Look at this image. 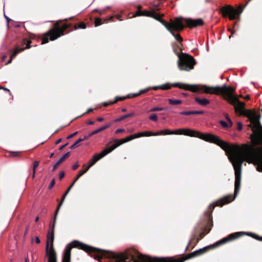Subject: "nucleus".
I'll use <instances>...</instances> for the list:
<instances>
[{
	"label": "nucleus",
	"instance_id": "nucleus-1",
	"mask_svg": "<svg viewBox=\"0 0 262 262\" xmlns=\"http://www.w3.org/2000/svg\"><path fill=\"white\" fill-rule=\"evenodd\" d=\"M173 134L184 135L199 138L206 142L218 145L226 153L231 155L230 161L235 172L234 194V195L232 194L226 195L209 205V209L210 210V212H206L208 223L212 222V219H210V214L215 206L222 207L232 202L238 194L241 187L242 166L244 161L256 165L257 170L262 172V148L247 144L243 145V148H241L238 145L230 144L222 140L217 136L211 134H203L188 128L172 130V135ZM211 224H212V223Z\"/></svg>",
	"mask_w": 262,
	"mask_h": 262
},
{
	"label": "nucleus",
	"instance_id": "nucleus-34",
	"mask_svg": "<svg viewBox=\"0 0 262 262\" xmlns=\"http://www.w3.org/2000/svg\"><path fill=\"white\" fill-rule=\"evenodd\" d=\"M195 238V235H192L190 240L189 241L188 244V245L187 246V247H186L185 248V251H187L189 249V246L190 245H192V243H193V241L194 240Z\"/></svg>",
	"mask_w": 262,
	"mask_h": 262
},
{
	"label": "nucleus",
	"instance_id": "nucleus-36",
	"mask_svg": "<svg viewBox=\"0 0 262 262\" xmlns=\"http://www.w3.org/2000/svg\"><path fill=\"white\" fill-rule=\"evenodd\" d=\"M149 119L153 121H157L158 120V117L157 114H153L149 116Z\"/></svg>",
	"mask_w": 262,
	"mask_h": 262
},
{
	"label": "nucleus",
	"instance_id": "nucleus-16",
	"mask_svg": "<svg viewBox=\"0 0 262 262\" xmlns=\"http://www.w3.org/2000/svg\"><path fill=\"white\" fill-rule=\"evenodd\" d=\"M142 6L139 5L137 7V10L136 12L135 16H144L150 17L154 19V17H155L157 12H154L153 11H147L144 10L142 11Z\"/></svg>",
	"mask_w": 262,
	"mask_h": 262
},
{
	"label": "nucleus",
	"instance_id": "nucleus-31",
	"mask_svg": "<svg viewBox=\"0 0 262 262\" xmlns=\"http://www.w3.org/2000/svg\"><path fill=\"white\" fill-rule=\"evenodd\" d=\"M82 141L81 138L77 140L71 147L70 149H73L78 146L79 144Z\"/></svg>",
	"mask_w": 262,
	"mask_h": 262
},
{
	"label": "nucleus",
	"instance_id": "nucleus-27",
	"mask_svg": "<svg viewBox=\"0 0 262 262\" xmlns=\"http://www.w3.org/2000/svg\"><path fill=\"white\" fill-rule=\"evenodd\" d=\"M39 164V162L38 161H35L33 162V176H32L33 178H34V177H35V173H36V169L38 166Z\"/></svg>",
	"mask_w": 262,
	"mask_h": 262
},
{
	"label": "nucleus",
	"instance_id": "nucleus-51",
	"mask_svg": "<svg viewBox=\"0 0 262 262\" xmlns=\"http://www.w3.org/2000/svg\"><path fill=\"white\" fill-rule=\"evenodd\" d=\"M94 11V12H99V14H100V15H103V14L104 13V12H105V10L99 11V10H97V9H95V10H94V11Z\"/></svg>",
	"mask_w": 262,
	"mask_h": 262
},
{
	"label": "nucleus",
	"instance_id": "nucleus-13",
	"mask_svg": "<svg viewBox=\"0 0 262 262\" xmlns=\"http://www.w3.org/2000/svg\"><path fill=\"white\" fill-rule=\"evenodd\" d=\"M185 18L182 17H176L173 20L170 19V24L171 25V29L172 31L180 32L182 31L185 28L183 21L185 22Z\"/></svg>",
	"mask_w": 262,
	"mask_h": 262
},
{
	"label": "nucleus",
	"instance_id": "nucleus-25",
	"mask_svg": "<svg viewBox=\"0 0 262 262\" xmlns=\"http://www.w3.org/2000/svg\"><path fill=\"white\" fill-rule=\"evenodd\" d=\"M134 113H129V114H127L123 115L121 117H120V118L116 119L115 120V122H117L121 121L124 120L126 118H127L128 117H130L134 116Z\"/></svg>",
	"mask_w": 262,
	"mask_h": 262
},
{
	"label": "nucleus",
	"instance_id": "nucleus-60",
	"mask_svg": "<svg viewBox=\"0 0 262 262\" xmlns=\"http://www.w3.org/2000/svg\"><path fill=\"white\" fill-rule=\"evenodd\" d=\"M116 17L117 18V19L119 20H122V19H121V16L119 14H117L116 15Z\"/></svg>",
	"mask_w": 262,
	"mask_h": 262
},
{
	"label": "nucleus",
	"instance_id": "nucleus-46",
	"mask_svg": "<svg viewBox=\"0 0 262 262\" xmlns=\"http://www.w3.org/2000/svg\"><path fill=\"white\" fill-rule=\"evenodd\" d=\"M125 132V129H123V128H119V129H117L116 131H115V134H119V133H123Z\"/></svg>",
	"mask_w": 262,
	"mask_h": 262
},
{
	"label": "nucleus",
	"instance_id": "nucleus-52",
	"mask_svg": "<svg viewBox=\"0 0 262 262\" xmlns=\"http://www.w3.org/2000/svg\"><path fill=\"white\" fill-rule=\"evenodd\" d=\"M79 166V165L78 163H75L72 166L73 170H75L78 168V167Z\"/></svg>",
	"mask_w": 262,
	"mask_h": 262
},
{
	"label": "nucleus",
	"instance_id": "nucleus-43",
	"mask_svg": "<svg viewBox=\"0 0 262 262\" xmlns=\"http://www.w3.org/2000/svg\"><path fill=\"white\" fill-rule=\"evenodd\" d=\"M225 118H226L227 121H228V123L229 124V125L232 126V124H233L232 122L227 114H226Z\"/></svg>",
	"mask_w": 262,
	"mask_h": 262
},
{
	"label": "nucleus",
	"instance_id": "nucleus-57",
	"mask_svg": "<svg viewBox=\"0 0 262 262\" xmlns=\"http://www.w3.org/2000/svg\"><path fill=\"white\" fill-rule=\"evenodd\" d=\"M68 143H66V144H65L64 145H63L59 147V149L60 150H62L63 148H65V147L68 145Z\"/></svg>",
	"mask_w": 262,
	"mask_h": 262
},
{
	"label": "nucleus",
	"instance_id": "nucleus-30",
	"mask_svg": "<svg viewBox=\"0 0 262 262\" xmlns=\"http://www.w3.org/2000/svg\"><path fill=\"white\" fill-rule=\"evenodd\" d=\"M164 110H166V108L165 107H155L150 110L149 112H154Z\"/></svg>",
	"mask_w": 262,
	"mask_h": 262
},
{
	"label": "nucleus",
	"instance_id": "nucleus-53",
	"mask_svg": "<svg viewBox=\"0 0 262 262\" xmlns=\"http://www.w3.org/2000/svg\"><path fill=\"white\" fill-rule=\"evenodd\" d=\"M65 173L64 171H61L59 175V178L60 180H61L64 177Z\"/></svg>",
	"mask_w": 262,
	"mask_h": 262
},
{
	"label": "nucleus",
	"instance_id": "nucleus-23",
	"mask_svg": "<svg viewBox=\"0 0 262 262\" xmlns=\"http://www.w3.org/2000/svg\"><path fill=\"white\" fill-rule=\"evenodd\" d=\"M193 235L195 236V238L194 240L193 241L192 246L191 249H193L194 248V247L197 245V244L198 243L199 241L201 239L203 238V237L205 235V234L203 232H201L198 235H196L195 234H194Z\"/></svg>",
	"mask_w": 262,
	"mask_h": 262
},
{
	"label": "nucleus",
	"instance_id": "nucleus-42",
	"mask_svg": "<svg viewBox=\"0 0 262 262\" xmlns=\"http://www.w3.org/2000/svg\"><path fill=\"white\" fill-rule=\"evenodd\" d=\"M70 156V152H68L64 154L61 158L64 161L66 159L68 158L69 156Z\"/></svg>",
	"mask_w": 262,
	"mask_h": 262
},
{
	"label": "nucleus",
	"instance_id": "nucleus-7",
	"mask_svg": "<svg viewBox=\"0 0 262 262\" xmlns=\"http://www.w3.org/2000/svg\"><path fill=\"white\" fill-rule=\"evenodd\" d=\"M177 54L178 60V67L181 71H189L194 69L196 62L195 59L190 55L183 53Z\"/></svg>",
	"mask_w": 262,
	"mask_h": 262
},
{
	"label": "nucleus",
	"instance_id": "nucleus-22",
	"mask_svg": "<svg viewBox=\"0 0 262 262\" xmlns=\"http://www.w3.org/2000/svg\"><path fill=\"white\" fill-rule=\"evenodd\" d=\"M81 176L79 175V174H77L76 178L75 179L74 182L72 183V184L70 186V187L68 188V190L66 191V192L64 193V194L63 195L62 197V199H61V202H62V203H63V202L64 201L67 195L68 194V193H69V191L70 190V189L72 188V187L73 186V185H74L75 183L79 179V178Z\"/></svg>",
	"mask_w": 262,
	"mask_h": 262
},
{
	"label": "nucleus",
	"instance_id": "nucleus-58",
	"mask_svg": "<svg viewBox=\"0 0 262 262\" xmlns=\"http://www.w3.org/2000/svg\"><path fill=\"white\" fill-rule=\"evenodd\" d=\"M35 242L37 244H39L40 243V240L38 236L35 237Z\"/></svg>",
	"mask_w": 262,
	"mask_h": 262
},
{
	"label": "nucleus",
	"instance_id": "nucleus-14",
	"mask_svg": "<svg viewBox=\"0 0 262 262\" xmlns=\"http://www.w3.org/2000/svg\"><path fill=\"white\" fill-rule=\"evenodd\" d=\"M186 27L190 29L195 28L199 26H202L204 24V22L201 18L193 19L191 18H186L185 19Z\"/></svg>",
	"mask_w": 262,
	"mask_h": 262
},
{
	"label": "nucleus",
	"instance_id": "nucleus-15",
	"mask_svg": "<svg viewBox=\"0 0 262 262\" xmlns=\"http://www.w3.org/2000/svg\"><path fill=\"white\" fill-rule=\"evenodd\" d=\"M248 126L251 128L254 133H255V135L253 137L255 142L258 144H262V126L260 125V127L253 130L254 125L251 122L248 125Z\"/></svg>",
	"mask_w": 262,
	"mask_h": 262
},
{
	"label": "nucleus",
	"instance_id": "nucleus-56",
	"mask_svg": "<svg viewBox=\"0 0 262 262\" xmlns=\"http://www.w3.org/2000/svg\"><path fill=\"white\" fill-rule=\"evenodd\" d=\"M1 89H3L4 91L8 92H9L10 93V90L9 89H8L7 88H6L0 86V90H1Z\"/></svg>",
	"mask_w": 262,
	"mask_h": 262
},
{
	"label": "nucleus",
	"instance_id": "nucleus-44",
	"mask_svg": "<svg viewBox=\"0 0 262 262\" xmlns=\"http://www.w3.org/2000/svg\"><path fill=\"white\" fill-rule=\"evenodd\" d=\"M243 128V124L241 122H238L237 123V130H241Z\"/></svg>",
	"mask_w": 262,
	"mask_h": 262
},
{
	"label": "nucleus",
	"instance_id": "nucleus-28",
	"mask_svg": "<svg viewBox=\"0 0 262 262\" xmlns=\"http://www.w3.org/2000/svg\"><path fill=\"white\" fill-rule=\"evenodd\" d=\"M245 235H246V234L249 235L250 236H251L253 238L256 239V240H258V241L262 242V237L259 236L257 234H254V233H247L246 232H245Z\"/></svg>",
	"mask_w": 262,
	"mask_h": 262
},
{
	"label": "nucleus",
	"instance_id": "nucleus-2",
	"mask_svg": "<svg viewBox=\"0 0 262 262\" xmlns=\"http://www.w3.org/2000/svg\"><path fill=\"white\" fill-rule=\"evenodd\" d=\"M72 248H77L88 253L94 259L104 262H132V249L127 248L122 252H115L102 250L93 247L78 241H74L68 244L65 249L62 262H71V251Z\"/></svg>",
	"mask_w": 262,
	"mask_h": 262
},
{
	"label": "nucleus",
	"instance_id": "nucleus-35",
	"mask_svg": "<svg viewBox=\"0 0 262 262\" xmlns=\"http://www.w3.org/2000/svg\"><path fill=\"white\" fill-rule=\"evenodd\" d=\"M150 11H153L154 12H156V11H158L160 9L159 8V5H152V6L150 7Z\"/></svg>",
	"mask_w": 262,
	"mask_h": 262
},
{
	"label": "nucleus",
	"instance_id": "nucleus-62",
	"mask_svg": "<svg viewBox=\"0 0 262 262\" xmlns=\"http://www.w3.org/2000/svg\"><path fill=\"white\" fill-rule=\"evenodd\" d=\"M104 120L103 118L102 117H99L97 118V120L99 122H101Z\"/></svg>",
	"mask_w": 262,
	"mask_h": 262
},
{
	"label": "nucleus",
	"instance_id": "nucleus-4",
	"mask_svg": "<svg viewBox=\"0 0 262 262\" xmlns=\"http://www.w3.org/2000/svg\"><path fill=\"white\" fill-rule=\"evenodd\" d=\"M204 93L221 95L230 104L234 107L235 112L241 115L247 117L253 123V130L260 127V114H257L254 110H245V103L239 100L236 96L233 95L235 89L230 86L224 85L223 86L210 87L207 86L202 87Z\"/></svg>",
	"mask_w": 262,
	"mask_h": 262
},
{
	"label": "nucleus",
	"instance_id": "nucleus-20",
	"mask_svg": "<svg viewBox=\"0 0 262 262\" xmlns=\"http://www.w3.org/2000/svg\"><path fill=\"white\" fill-rule=\"evenodd\" d=\"M150 90V88H146L145 89H143V90H141L138 93H131V94H128L127 96H126V97L127 98H135V97H138L144 93H145L146 92H147L148 91H149Z\"/></svg>",
	"mask_w": 262,
	"mask_h": 262
},
{
	"label": "nucleus",
	"instance_id": "nucleus-59",
	"mask_svg": "<svg viewBox=\"0 0 262 262\" xmlns=\"http://www.w3.org/2000/svg\"><path fill=\"white\" fill-rule=\"evenodd\" d=\"M61 141H62L61 138L59 139L55 142V144L57 145V144H59L61 142Z\"/></svg>",
	"mask_w": 262,
	"mask_h": 262
},
{
	"label": "nucleus",
	"instance_id": "nucleus-38",
	"mask_svg": "<svg viewBox=\"0 0 262 262\" xmlns=\"http://www.w3.org/2000/svg\"><path fill=\"white\" fill-rule=\"evenodd\" d=\"M111 124H107L105 125H104V126H101V127L99 128V130L100 131V132L105 130V129L107 128L108 127H109L110 126Z\"/></svg>",
	"mask_w": 262,
	"mask_h": 262
},
{
	"label": "nucleus",
	"instance_id": "nucleus-19",
	"mask_svg": "<svg viewBox=\"0 0 262 262\" xmlns=\"http://www.w3.org/2000/svg\"><path fill=\"white\" fill-rule=\"evenodd\" d=\"M194 100L196 102L203 106H206L210 103V101L206 98H200L198 97H195Z\"/></svg>",
	"mask_w": 262,
	"mask_h": 262
},
{
	"label": "nucleus",
	"instance_id": "nucleus-17",
	"mask_svg": "<svg viewBox=\"0 0 262 262\" xmlns=\"http://www.w3.org/2000/svg\"><path fill=\"white\" fill-rule=\"evenodd\" d=\"M163 16V14H159V13H157L155 17H154V19L159 21L161 24H162L168 31H171V25L170 24V22L169 23L162 19V17Z\"/></svg>",
	"mask_w": 262,
	"mask_h": 262
},
{
	"label": "nucleus",
	"instance_id": "nucleus-39",
	"mask_svg": "<svg viewBox=\"0 0 262 262\" xmlns=\"http://www.w3.org/2000/svg\"><path fill=\"white\" fill-rule=\"evenodd\" d=\"M192 115H202L204 113L202 111H191Z\"/></svg>",
	"mask_w": 262,
	"mask_h": 262
},
{
	"label": "nucleus",
	"instance_id": "nucleus-55",
	"mask_svg": "<svg viewBox=\"0 0 262 262\" xmlns=\"http://www.w3.org/2000/svg\"><path fill=\"white\" fill-rule=\"evenodd\" d=\"M160 85H159V86H154L151 88V89L154 90H158L159 89H161L160 88ZM150 88V90L151 89V88Z\"/></svg>",
	"mask_w": 262,
	"mask_h": 262
},
{
	"label": "nucleus",
	"instance_id": "nucleus-11",
	"mask_svg": "<svg viewBox=\"0 0 262 262\" xmlns=\"http://www.w3.org/2000/svg\"><path fill=\"white\" fill-rule=\"evenodd\" d=\"M155 136V132H140L138 133L137 134H135L134 135H132L130 136H129L125 138L121 139H115L113 141L114 143H116L117 146H119L120 145H122V144H124L126 142H129L135 138H140L141 137H144V136Z\"/></svg>",
	"mask_w": 262,
	"mask_h": 262
},
{
	"label": "nucleus",
	"instance_id": "nucleus-41",
	"mask_svg": "<svg viewBox=\"0 0 262 262\" xmlns=\"http://www.w3.org/2000/svg\"><path fill=\"white\" fill-rule=\"evenodd\" d=\"M180 114L183 115L189 116L192 115V112L191 111H183L180 112Z\"/></svg>",
	"mask_w": 262,
	"mask_h": 262
},
{
	"label": "nucleus",
	"instance_id": "nucleus-8",
	"mask_svg": "<svg viewBox=\"0 0 262 262\" xmlns=\"http://www.w3.org/2000/svg\"><path fill=\"white\" fill-rule=\"evenodd\" d=\"M171 86L179 88L181 89L191 91L193 93H203L204 90L202 87L206 86V85L199 84H189L183 83H173L171 84L165 83L160 85V88L163 90H167L170 89Z\"/></svg>",
	"mask_w": 262,
	"mask_h": 262
},
{
	"label": "nucleus",
	"instance_id": "nucleus-33",
	"mask_svg": "<svg viewBox=\"0 0 262 262\" xmlns=\"http://www.w3.org/2000/svg\"><path fill=\"white\" fill-rule=\"evenodd\" d=\"M220 123L224 128H229L232 126V125H229L228 123H227L223 120H221L220 121Z\"/></svg>",
	"mask_w": 262,
	"mask_h": 262
},
{
	"label": "nucleus",
	"instance_id": "nucleus-24",
	"mask_svg": "<svg viewBox=\"0 0 262 262\" xmlns=\"http://www.w3.org/2000/svg\"><path fill=\"white\" fill-rule=\"evenodd\" d=\"M155 136L172 135V130H170L168 129H166L155 132Z\"/></svg>",
	"mask_w": 262,
	"mask_h": 262
},
{
	"label": "nucleus",
	"instance_id": "nucleus-48",
	"mask_svg": "<svg viewBox=\"0 0 262 262\" xmlns=\"http://www.w3.org/2000/svg\"><path fill=\"white\" fill-rule=\"evenodd\" d=\"M100 133V131L99 130V129L98 128L97 129H96L95 130H94L93 132H91L90 133V136H92L95 134H97L98 133Z\"/></svg>",
	"mask_w": 262,
	"mask_h": 262
},
{
	"label": "nucleus",
	"instance_id": "nucleus-61",
	"mask_svg": "<svg viewBox=\"0 0 262 262\" xmlns=\"http://www.w3.org/2000/svg\"><path fill=\"white\" fill-rule=\"evenodd\" d=\"M110 101H108V102H104L103 105L104 106H107L108 105H111V104H110Z\"/></svg>",
	"mask_w": 262,
	"mask_h": 262
},
{
	"label": "nucleus",
	"instance_id": "nucleus-3",
	"mask_svg": "<svg viewBox=\"0 0 262 262\" xmlns=\"http://www.w3.org/2000/svg\"><path fill=\"white\" fill-rule=\"evenodd\" d=\"M245 234L244 232L231 233L213 245L194 251L186 256L181 255L179 257H152L142 254L134 248H129V249H132L133 251V252H130L131 256L133 257L132 262H183L187 259L202 255L213 248L235 240Z\"/></svg>",
	"mask_w": 262,
	"mask_h": 262
},
{
	"label": "nucleus",
	"instance_id": "nucleus-6",
	"mask_svg": "<svg viewBox=\"0 0 262 262\" xmlns=\"http://www.w3.org/2000/svg\"><path fill=\"white\" fill-rule=\"evenodd\" d=\"M62 205V202L59 203L55 212L53 223L52 227L48 232L47 236V241L46 245V254L48 258V262H57V256L56 251L54 248V229L57 219V216L60 207Z\"/></svg>",
	"mask_w": 262,
	"mask_h": 262
},
{
	"label": "nucleus",
	"instance_id": "nucleus-12",
	"mask_svg": "<svg viewBox=\"0 0 262 262\" xmlns=\"http://www.w3.org/2000/svg\"><path fill=\"white\" fill-rule=\"evenodd\" d=\"M31 42L32 41L30 40H29L26 38H24L20 42V46L18 45L15 46V49H14L12 53L10 56V58L7 62V64L10 63L11 62L12 59L14 58L18 53L24 51L26 49H30L31 47L30 44Z\"/></svg>",
	"mask_w": 262,
	"mask_h": 262
},
{
	"label": "nucleus",
	"instance_id": "nucleus-29",
	"mask_svg": "<svg viewBox=\"0 0 262 262\" xmlns=\"http://www.w3.org/2000/svg\"><path fill=\"white\" fill-rule=\"evenodd\" d=\"M127 98L126 96L125 97H116L115 100L113 101H110V104H115L117 103L118 101H123L125 99Z\"/></svg>",
	"mask_w": 262,
	"mask_h": 262
},
{
	"label": "nucleus",
	"instance_id": "nucleus-49",
	"mask_svg": "<svg viewBox=\"0 0 262 262\" xmlns=\"http://www.w3.org/2000/svg\"><path fill=\"white\" fill-rule=\"evenodd\" d=\"M77 134H78V132H76L74 133L73 134H71L70 135H69V136H68L67 139H71V138H73L75 136H76Z\"/></svg>",
	"mask_w": 262,
	"mask_h": 262
},
{
	"label": "nucleus",
	"instance_id": "nucleus-21",
	"mask_svg": "<svg viewBox=\"0 0 262 262\" xmlns=\"http://www.w3.org/2000/svg\"><path fill=\"white\" fill-rule=\"evenodd\" d=\"M81 176L79 175V174H77L76 178L75 179L74 182L72 183V184L70 186V187L68 188V190L66 191V192L64 193V194L63 195L62 197V199H61V202H62V203H63V202L64 201L67 195L68 194V193H69V191L70 190V189L72 188V187L73 186V185H74L75 183L79 179V178Z\"/></svg>",
	"mask_w": 262,
	"mask_h": 262
},
{
	"label": "nucleus",
	"instance_id": "nucleus-47",
	"mask_svg": "<svg viewBox=\"0 0 262 262\" xmlns=\"http://www.w3.org/2000/svg\"><path fill=\"white\" fill-rule=\"evenodd\" d=\"M113 18H114L113 16H111L110 17L106 18L105 19H104V21L105 23H107L109 21H114Z\"/></svg>",
	"mask_w": 262,
	"mask_h": 262
},
{
	"label": "nucleus",
	"instance_id": "nucleus-50",
	"mask_svg": "<svg viewBox=\"0 0 262 262\" xmlns=\"http://www.w3.org/2000/svg\"><path fill=\"white\" fill-rule=\"evenodd\" d=\"M59 165L60 164L58 162H57L53 167L52 171H55Z\"/></svg>",
	"mask_w": 262,
	"mask_h": 262
},
{
	"label": "nucleus",
	"instance_id": "nucleus-45",
	"mask_svg": "<svg viewBox=\"0 0 262 262\" xmlns=\"http://www.w3.org/2000/svg\"><path fill=\"white\" fill-rule=\"evenodd\" d=\"M11 155L13 157H18L20 155V152L18 151H12L11 152Z\"/></svg>",
	"mask_w": 262,
	"mask_h": 262
},
{
	"label": "nucleus",
	"instance_id": "nucleus-63",
	"mask_svg": "<svg viewBox=\"0 0 262 262\" xmlns=\"http://www.w3.org/2000/svg\"><path fill=\"white\" fill-rule=\"evenodd\" d=\"M63 160L62 159H61V158H60L59 160L57 161L60 164H61L63 162Z\"/></svg>",
	"mask_w": 262,
	"mask_h": 262
},
{
	"label": "nucleus",
	"instance_id": "nucleus-32",
	"mask_svg": "<svg viewBox=\"0 0 262 262\" xmlns=\"http://www.w3.org/2000/svg\"><path fill=\"white\" fill-rule=\"evenodd\" d=\"M95 26L97 27L102 24L101 19L99 17H96L95 19Z\"/></svg>",
	"mask_w": 262,
	"mask_h": 262
},
{
	"label": "nucleus",
	"instance_id": "nucleus-64",
	"mask_svg": "<svg viewBox=\"0 0 262 262\" xmlns=\"http://www.w3.org/2000/svg\"><path fill=\"white\" fill-rule=\"evenodd\" d=\"M63 160L62 159H61V158H60L59 160L57 161L60 164H61L63 162Z\"/></svg>",
	"mask_w": 262,
	"mask_h": 262
},
{
	"label": "nucleus",
	"instance_id": "nucleus-26",
	"mask_svg": "<svg viewBox=\"0 0 262 262\" xmlns=\"http://www.w3.org/2000/svg\"><path fill=\"white\" fill-rule=\"evenodd\" d=\"M168 101L169 103L171 105H178L182 103V101L180 100H173L169 99Z\"/></svg>",
	"mask_w": 262,
	"mask_h": 262
},
{
	"label": "nucleus",
	"instance_id": "nucleus-18",
	"mask_svg": "<svg viewBox=\"0 0 262 262\" xmlns=\"http://www.w3.org/2000/svg\"><path fill=\"white\" fill-rule=\"evenodd\" d=\"M174 31H169L171 34L175 38V39L179 42V43L177 45V48L179 49L181 51H182L181 47L183 46L182 43V41H183L182 37L180 36V34H175L173 32Z\"/></svg>",
	"mask_w": 262,
	"mask_h": 262
},
{
	"label": "nucleus",
	"instance_id": "nucleus-5",
	"mask_svg": "<svg viewBox=\"0 0 262 262\" xmlns=\"http://www.w3.org/2000/svg\"><path fill=\"white\" fill-rule=\"evenodd\" d=\"M63 21H67V19L57 21L53 25V28L43 34L41 38V44L48 43L49 40L51 41L55 40L58 38L63 36L68 29H71L66 32L67 34L74 30H76L78 29H84L86 28V24L83 21L75 24L74 26H73L72 24H62Z\"/></svg>",
	"mask_w": 262,
	"mask_h": 262
},
{
	"label": "nucleus",
	"instance_id": "nucleus-54",
	"mask_svg": "<svg viewBox=\"0 0 262 262\" xmlns=\"http://www.w3.org/2000/svg\"><path fill=\"white\" fill-rule=\"evenodd\" d=\"M91 136H90V134L88 135V136H84L83 138H81V140H82V141L88 139L89 138H90Z\"/></svg>",
	"mask_w": 262,
	"mask_h": 262
},
{
	"label": "nucleus",
	"instance_id": "nucleus-40",
	"mask_svg": "<svg viewBox=\"0 0 262 262\" xmlns=\"http://www.w3.org/2000/svg\"><path fill=\"white\" fill-rule=\"evenodd\" d=\"M55 183V179H53L51 180V181L50 182V185H49V186L48 187L49 189H51L53 187V186H54Z\"/></svg>",
	"mask_w": 262,
	"mask_h": 262
},
{
	"label": "nucleus",
	"instance_id": "nucleus-9",
	"mask_svg": "<svg viewBox=\"0 0 262 262\" xmlns=\"http://www.w3.org/2000/svg\"><path fill=\"white\" fill-rule=\"evenodd\" d=\"M247 2L245 6L239 5L237 9H234L231 5H226L221 8L220 11L223 17H228L229 19L234 20L236 19V15H240L244 10L245 7L248 5Z\"/></svg>",
	"mask_w": 262,
	"mask_h": 262
},
{
	"label": "nucleus",
	"instance_id": "nucleus-10",
	"mask_svg": "<svg viewBox=\"0 0 262 262\" xmlns=\"http://www.w3.org/2000/svg\"><path fill=\"white\" fill-rule=\"evenodd\" d=\"M117 147H118L117 144L116 143H114V144L103 149L100 154L94 155L93 157L89 160V165L87 166V167H89V169H90V168L94 165L98 160L112 152Z\"/></svg>",
	"mask_w": 262,
	"mask_h": 262
},
{
	"label": "nucleus",
	"instance_id": "nucleus-37",
	"mask_svg": "<svg viewBox=\"0 0 262 262\" xmlns=\"http://www.w3.org/2000/svg\"><path fill=\"white\" fill-rule=\"evenodd\" d=\"M89 169V167H86L85 169L80 170L78 172V174H79V175L81 177L83 174L86 173Z\"/></svg>",
	"mask_w": 262,
	"mask_h": 262
}]
</instances>
